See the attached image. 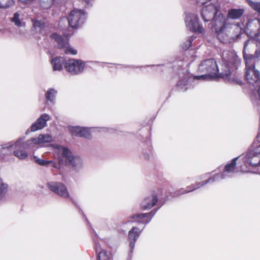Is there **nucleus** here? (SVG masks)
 <instances>
[{"label": "nucleus", "mask_w": 260, "mask_h": 260, "mask_svg": "<svg viewBox=\"0 0 260 260\" xmlns=\"http://www.w3.org/2000/svg\"><path fill=\"white\" fill-rule=\"evenodd\" d=\"M222 68L219 73L216 62L213 59H207L203 60L199 66V71L205 73L200 76L192 77L187 75L184 78L181 79L177 84V88L182 91H186L188 88V83L197 80H206L217 77L229 79L234 70L237 69L240 61L238 57L233 51L225 50L222 53Z\"/></svg>", "instance_id": "nucleus-1"}, {"label": "nucleus", "mask_w": 260, "mask_h": 260, "mask_svg": "<svg viewBox=\"0 0 260 260\" xmlns=\"http://www.w3.org/2000/svg\"><path fill=\"white\" fill-rule=\"evenodd\" d=\"M220 9L218 5L210 3L202 8L201 15L205 22L212 20V26L219 40L223 43H227L232 38L230 35V30L233 25L228 22Z\"/></svg>", "instance_id": "nucleus-2"}, {"label": "nucleus", "mask_w": 260, "mask_h": 260, "mask_svg": "<svg viewBox=\"0 0 260 260\" xmlns=\"http://www.w3.org/2000/svg\"><path fill=\"white\" fill-rule=\"evenodd\" d=\"M24 139V137L20 138L15 142L11 141L3 145L1 148V153L10 155L13 153L19 159H25L28 156L26 150L33 149L36 146H42L53 140L52 137L49 134H41L37 138L22 142Z\"/></svg>", "instance_id": "nucleus-3"}, {"label": "nucleus", "mask_w": 260, "mask_h": 260, "mask_svg": "<svg viewBox=\"0 0 260 260\" xmlns=\"http://www.w3.org/2000/svg\"><path fill=\"white\" fill-rule=\"evenodd\" d=\"M241 157L242 164L240 166V171L243 173L252 172L250 170V167L260 166V132L246 153Z\"/></svg>", "instance_id": "nucleus-4"}, {"label": "nucleus", "mask_w": 260, "mask_h": 260, "mask_svg": "<svg viewBox=\"0 0 260 260\" xmlns=\"http://www.w3.org/2000/svg\"><path fill=\"white\" fill-rule=\"evenodd\" d=\"M243 57L246 59L252 58V62L255 63L260 58V40L256 37H252L246 41L243 48Z\"/></svg>", "instance_id": "nucleus-5"}, {"label": "nucleus", "mask_w": 260, "mask_h": 260, "mask_svg": "<svg viewBox=\"0 0 260 260\" xmlns=\"http://www.w3.org/2000/svg\"><path fill=\"white\" fill-rule=\"evenodd\" d=\"M55 148L58 153L66 159L74 170L79 171L83 168V161L79 156L73 155L72 152L68 148L61 145H57Z\"/></svg>", "instance_id": "nucleus-6"}, {"label": "nucleus", "mask_w": 260, "mask_h": 260, "mask_svg": "<svg viewBox=\"0 0 260 260\" xmlns=\"http://www.w3.org/2000/svg\"><path fill=\"white\" fill-rule=\"evenodd\" d=\"M245 62V78L247 82L253 86L260 85V72L255 68V63L252 62V58H246Z\"/></svg>", "instance_id": "nucleus-7"}, {"label": "nucleus", "mask_w": 260, "mask_h": 260, "mask_svg": "<svg viewBox=\"0 0 260 260\" xmlns=\"http://www.w3.org/2000/svg\"><path fill=\"white\" fill-rule=\"evenodd\" d=\"M86 14L83 10L74 9L67 17L69 25L72 28L81 27L86 19Z\"/></svg>", "instance_id": "nucleus-8"}, {"label": "nucleus", "mask_w": 260, "mask_h": 260, "mask_svg": "<svg viewBox=\"0 0 260 260\" xmlns=\"http://www.w3.org/2000/svg\"><path fill=\"white\" fill-rule=\"evenodd\" d=\"M185 25L189 30L199 34H203L205 30L200 24L198 15L194 13H187L184 18Z\"/></svg>", "instance_id": "nucleus-9"}, {"label": "nucleus", "mask_w": 260, "mask_h": 260, "mask_svg": "<svg viewBox=\"0 0 260 260\" xmlns=\"http://www.w3.org/2000/svg\"><path fill=\"white\" fill-rule=\"evenodd\" d=\"M239 157L233 158L230 163L227 164L225 167L222 172L214 175L213 177L214 178L215 182L220 180L225 179L227 177H231L234 174L237 173L236 165L237 160Z\"/></svg>", "instance_id": "nucleus-10"}, {"label": "nucleus", "mask_w": 260, "mask_h": 260, "mask_svg": "<svg viewBox=\"0 0 260 260\" xmlns=\"http://www.w3.org/2000/svg\"><path fill=\"white\" fill-rule=\"evenodd\" d=\"M51 38L57 43L59 47L62 49L65 53L72 55L77 53V51L69 45L68 36H61L54 33L51 35Z\"/></svg>", "instance_id": "nucleus-11"}, {"label": "nucleus", "mask_w": 260, "mask_h": 260, "mask_svg": "<svg viewBox=\"0 0 260 260\" xmlns=\"http://www.w3.org/2000/svg\"><path fill=\"white\" fill-rule=\"evenodd\" d=\"M64 67L71 74L76 75L83 72L85 64L81 60L71 59L66 62Z\"/></svg>", "instance_id": "nucleus-12"}, {"label": "nucleus", "mask_w": 260, "mask_h": 260, "mask_svg": "<svg viewBox=\"0 0 260 260\" xmlns=\"http://www.w3.org/2000/svg\"><path fill=\"white\" fill-rule=\"evenodd\" d=\"M49 189L60 197L66 199L70 198L67 187L62 183L56 181H50L47 184Z\"/></svg>", "instance_id": "nucleus-13"}, {"label": "nucleus", "mask_w": 260, "mask_h": 260, "mask_svg": "<svg viewBox=\"0 0 260 260\" xmlns=\"http://www.w3.org/2000/svg\"><path fill=\"white\" fill-rule=\"evenodd\" d=\"M156 211L147 213L135 214L129 217L128 222H137L143 224H148L155 214Z\"/></svg>", "instance_id": "nucleus-14"}, {"label": "nucleus", "mask_w": 260, "mask_h": 260, "mask_svg": "<svg viewBox=\"0 0 260 260\" xmlns=\"http://www.w3.org/2000/svg\"><path fill=\"white\" fill-rule=\"evenodd\" d=\"M93 239L94 242V247L97 255V260H109L110 253H108L101 247L96 233H94L93 235Z\"/></svg>", "instance_id": "nucleus-15"}, {"label": "nucleus", "mask_w": 260, "mask_h": 260, "mask_svg": "<svg viewBox=\"0 0 260 260\" xmlns=\"http://www.w3.org/2000/svg\"><path fill=\"white\" fill-rule=\"evenodd\" d=\"M51 116L48 114H42L30 126L31 132H36L38 130L43 129L47 126V122L50 120Z\"/></svg>", "instance_id": "nucleus-16"}, {"label": "nucleus", "mask_w": 260, "mask_h": 260, "mask_svg": "<svg viewBox=\"0 0 260 260\" xmlns=\"http://www.w3.org/2000/svg\"><path fill=\"white\" fill-rule=\"evenodd\" d=\"M142 230L143 229L140 230L138 228L134 226L128 232V238L129 241L131 254L134 251L135 243L141 234Z\"/></svg>", "instance_id": "nucleus-17"}, {"label": "nucleus", "mask_w": 260, "mask_h": 260, "mask_svg": "<svg viewBox=\"0 0 260 260\" xmlns=\"http://www.w3.org/2000/svg\"><path fill=\"white\" fill-rule=\"evenodd\" d=\"M158 198L157 196L153 193L145 198L141 203V207L144 210L150 209L157 203Z\"/></svg>", "instance_id": "nucleus-18"}, {"label": "nucleus", "mask_w": 260, "mask_h": 260, "mask_svg": "<svg viewBox=\"0 0 260 260\" xmlns=\"http://www.w3.org/2000/svg\"><path fill=\"white\" fill-rule=\"evenodd\" d=\"M72 134L74 135L90 139L91 134L90 129L87 127H75L73 128Z\"/></svg>", "instance_id": "nucleus-19"}, {"label": "nucleus", "mask_w": 260, "mask_h": 260, "mask_svg": "<svg viewBox=\"0 0 260 260\" xmlns=\"http://www.w3.org/2000/svg\"><path fill=\"white\" fill-rule=\"evenodd\" d=\"M244 12V9L242 8L229 9L227 13V18L234 20L238 19L243 15Z\"/></svg>", "instance_id": "nucleus-20"}, {"label": "nucleus", "mask_w": 260, "mask_h": 260, "mask_svg": "<svg viewBox=\"0 0 260 260\" xmlns=\"http://www.w3.org/2000/svg\"><path fill=\"white\" fill-rule=\"evenodd\" d=\"M51 63L54 71H60L62 70L63 66H64L66 62L63 57H56L51 59Z\"/></svg>", "instance_id": "nucleus-21"}, {"label": "nucleus", "mask_w": 260, "mask_h": 260, "mask_svg": "<svg viewBox=\"0 0 260 260\" xmlns=\"http://www.w3.org/2000/svg\"><path fill=\"white\" fill-rule=\"evenodd\" d=\"M57 91L54 88H49L45 94V98L47 102L54 103Z\"/></svg>", "instance_id": "nucleus-22"}, {"label": "nucleus", "mask_w": 260, "mask_h": 260, "mask_svg": "<svg viewBox=\"0 0 260 260\" xmlns=\"http://www.w3.org/2000/svg\"><path fill=\"white\" fill-rule=\"evenodd\" d=\"M214 182H215V181L214 178L213 177H211L205 181L200 182H197L194 184H192L193 186V188L191 189H189V191L191 192L192 191L196 190L197 189L200 188L201 187L203 186L204 185H206L207 183H213Z\"/></svg>", "instance_id": "nucleus-23"}, {"label": "nucleus", "mask_w": 260, "mask_h": 260, "mask_svg": "<svg viewBox=\"0 0 260 260\" xmlns=\"http://www.w3.org/2000/svg\"><path fill=\"white\" fill-rule=\"evenodd\" d=\"M63 1H58L56 2L54 0H40V4L43 9H47L51 7L53 3L59 4Z\"/></svg>", "instance_id": "nucleus-24"}, {"label": "nucleus", "mask_w": 260, "mask_h": 260, "mask_svg": "<svg viewBox=\"0 0 260 260\" xmlns=\"http://www.w3.org/2000/svg\"><path fill=\"white\" fill-rule=\"evenodd\" d=\"M33 24L34 27L41 31L45 27V22L44 20H39L37 19H33L31 20Z\"/></svg>", "instance_id": "nucleus-25"}, {"label": "nucleus", "mask_w": 260, "mask_h": 260, "mask_svg": "<svg viewBox=\"0 0 260 260\" xmlns=\"http://www.w3.org/2000/svg\"><path fill=\"white\" fill-rule=\"evenodd\" d=\"M8 184L5 183L0 178V201L2 200L7 192Z\"/></svg>", "instance_id": "nucleus-26"}, {"label": "nucleus", "mask_w": 260, "mask_h": 260, "mask_svg": "<svg viewBox=\"0 0 260 260\" xmlns=\"http://www.w3.org/2000/svg\"><path fill=\"white\" fill-rule=\"evenodd\" d=\"M14 5V0H0V9H7Z\"/></svg>", "instance_id": "nucleus-27"}, {"label": "nucleus", "mask_w": 260, "mask_h": 260, "mask_svg": "<svg viewBox=\"0 0 260 260\" xmlns=\"http://www.w3.org/2000/svg\"><path fill=\"white\" fill-rule=\"evenodd\" d=\"M11 21L17 27H22L24 23H22L20 19V14L18 12L14 13L13 17L11 18Z\"/></svg>", "instance_id": "nucleus-28"}, {"label": "nucleus", "mask_w": 260, "mask_h": 260, "mask_svg": "<svg viewBox=\"0 0 260 260\" xmlns=\"http://www.w3.org/2000/svg\"><path fill=\"white\" fill-rule=\"evenodd\" d=\"M196 38L194 36L189 37L187 40L184 42L182 45V47L184 50L188 49L191 45L192 42Z\"/></svg>", "instance_id": "nucleus-29"}, {"label": "nucleus", "mask_w": 260, "mask_h": 260, "mask_svg": "<svg viewBox=\"0 0 260 260\" xmlns=\"http://www.w3.org/2000/svg\"><path fill=\"white\" fill-rule=\"evenodd\" d=\"M34 159L35 162L38 165L42 166H47L49 164L52 162V161H48L44 159L39 158L36 156H34Z\"/></svg>", "instance_id": "nucleus-30"}, {"label": "nucleus", "mask_w": 260, "mask_h": 260, "mask_svg": "<svg viewBox=\"0 0 260 260\" xmlns=\"http://www.w3.org/2000/svg\"><path fill=\"white\" fill-rule=\"evenodd\" d=\"M188 192H190L189 189L186 190V189H184V188H180L174 192H172L171 193V196L172 197H177L181 194L188 193Z\"/></svg>", "instance_id": "nucleus-31"}, {"label": "nucleus", "mask_w": 260, "mask_h": 260, "mask_svg": "<svg viewBox=\"0 0 260 260\" xmlns=\"http://www.w3.org/2000/svg\"><path fill=\"white\" fill-rule=\"evenodd\" d=\"M253 10L260 14V2H254L250 6Z\"/></svg>", "instance_id": "nucleus-32"}, {"label": "nucleus", "mask_w": 260, "mask_h": 260, "mask_svg": "<svg viewBox=\"0 0 260 260\" xmlns=\"http://www.w3.org/2000/svg\"><path fill=\"white\" fill-rule=\"evenodd\" d=\"M196 1H197V3L199 5H203L205 4L207 2H209L210 0H196Z\"/></svg>", "instance_id": "nucleus-33"}, {"label": "nucleus", "mask_w": 260, "mask_h": 260, "mask_svg": "<svg viewBox=\"0 0 260 260\" xmlns=\"http://www.w3.org/2000/svg\"><path fill=\"white\" fill-rule=\"evenodd\" d=\"M260 28V25H256V32L255 33L256 38H258V37L260 36V34H259V29Z\"/></svg>", "instance_id": "nucleus-34"}, {"label": "nucleus", "mask_w": 260, "mask_h": 260, "mask_svg": "<svg viewBox=\"0 0 260 260\" xmlns=\"http://www.w3.org/2000/svg\"><path fill=\"white\" fill-rule=\"evenodd\" d=\"M152 153L150 151H149V152L147 154H146L144 152V156L146 159H149L150 157V156L151 155Z\"/></svg>", "instance_id": "nucleus-35"}, {"label": "nucleus", "mask_w": 260, "mask_h": 260, "mask_svg": "<svg viewBox=\"0 0 260 260\" xmlns=\"http://www.w3.org/2000/svg\"><path fill=\"white\" fill-rule=\"evenodd\" d=\"M19 1L24 4H29L31 2H32L34 0H19Z\"/></svg>", "instance_id": "nucleus-36"}, {"label": "nucleus", "mask_w": 260, "mask_h": 260, "mask_svg": "<svg viewBox=\"0 0 260 260\" xmlns=\"http://www.w3.org/2000/svg\"><path fill=\"white\" fill-rule=\"evenodd\" d=\"M87 5V6H90L91 5V4H90V0H84Z\"/></svg>", "instance_id": "nucleus-37"}, {"label": "nucleus", "mask_w": 260, "mask_h": 260, "mask_svg": "<svg viewBox=\"0 0 260 260\" xmlns=\"http://www.w3.org/2000/svg\"><path fill=\"white\" fill-rule=\"evenodd\" d=\"M246 2L248 3L249 6H250L252 5V3H253L254 2L252 1L251 0H246Z\"/></svg>", "instance_id": "nucleus-38"}, {"label": "nucleus", "mask_w": 260, "mask_h": 260, "mask_svg": "<svg viewBox=\"0 0 260 260\" xmlns=\"http://www.w3.org/2000/svg\"><path fill=\"white\" fill-rule=\"evenodd\" d=\"M193 184H191L189 186H188L186 187V188H185L186 190H188V189H191L193 188Z\"/></svg>", "instance_id": "nucleus-39"}, {"label": "nucleus", "mask_w": 260, "mask_h": 260, "mask_svg": "<svg viewBox=\"0 0 260 260\" xmlns=\"http://www.w3.org/2000/svg\"><path fill=\"white\" fill-rule=\"evenodd\" d=\"M259 87H258V90H257V93H258V98H259V100H260V85L259 86H258Z\"/></svg>", "instance_id": "nucleus-40"}, {"label": "nucleus", "mask_w": 260, "mask_h": 260, "mask_svg": "<svg viewBox=\"0 0 260 260\" xmlns=\"http://www.w3.org/2000/svg\"><path fill=\"white\" fill-rule=\"evenodd\" d=\"M51 164H52L53 167L55 168H57L58 165L57 164H56L55 163H54V162L53 163V162Z\"/></svg>", "instance_id": "nucleus-41"}, {"label": "nucleus", "mask_w": 260, "mask_h": 260, "mask_svg": "<svg viewBox=\"0 0 260 260\" xmlns=\"http://www.w3.org/2000/svg\"><path fill=\"white\" fill-rule=\"evenodd\" d=\"M153 67H155L157 69V68H159L160 67V65H157V66H153Z\"/></svg>", "instance_id": "nucleus-42"}, {"label": "nucleus", "mask_w": 260, "mask_h": 260, "mask_svg": "<svg viewBox=\"0 0 260 260\" xmlns=\"http://www.w3.org/2000/svg\"><path fill=\"white\" fill-rule=\"evenodd\" d=\"M71 200H72V202L75 205H76V203L75 202L74 200L72 199V198H71Z\"/></svg>", "instance_id": "nucleus-43"}, {"label": "nucleus", "mask_w": 260, "mask_h": 260, "mask_svg": "<svg viewBox=\"0 0 260 260\" xmlns=\"http://www.w3.org/2000/svg\"><path fill=\"white\" fill-rule=\"evenodd\" d=\"M63 19H61V20H60V22H61L62 21H63Z\"/></svg>", "instance_id": "nucleus-44"}]
</instances>
